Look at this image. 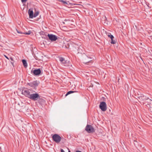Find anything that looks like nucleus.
Returning a JSON list of instances; mask_svg holds the SVG:
<instances>
[{"label": "nucleus", "instance_id": "1", "mask_svg": "<svg viewBox=\"0 0 152 152\" xmlns=\"http://www.w3.org/2000/svg\"><path fill=\"white\" fill-rule=\"evenodd\" d=\"M28 98L33 101H36L40 98V96L37 93H34L31 94Z\"/></svg>", "mask_w": 152, "mask_h": 152}, {"label": "nucleus", "instance_id": "2", "mask_svg": "<svg viewBox=\"0 0 152 152\" xmlns=\"http://www.w3.org/2000/svg\"><path fill=\"white\" fill-rule=\"evenodd\" d=\"M39 83V81L35 80L32 82L28 83L27 85L35 89L36 87L38 86Z\"/></svg>", "mask_w": 152, "mask_h": 152}, {"label": "nucleus", "instance_id": "3", "mask_svg": "<svg viewBox=\"0 0 152 152\" xmlns=\"http://www.w3.org/2000/svg\"><path fill=\"white\" fill-rule=\"evenodd\" d=\"M85 130L88 133H93L94 132L95 130L93 127L91 125L87 124L85 128Z\"/></svg>", "mask_w": 152, "mask_h": 152}, {"label": "nucleus", "instance_id": "4", "mask_svg": "<svg viewBox=\"0 0 152 152\" xmlns=\"http://www.w3.org/2000/svg\"><path fill=\"white\" fill-rule=\"evenodd\" d=\"M59 59L61 64L64 66H69L71 65L70 62L65 60V59L62 57H59Z\"/></svg>", "mask_w": 152, "mask_h": 152}, {"label": "nucleus", "instance_id": "5", "mask_svg": "<svg viewBox=\"0 0 152 152\" xmlns=\"http://www.w3.org/2000/svg\"><path fill=\"white\" fill-rule=\"evenodd\" d=\"M53 140L57 143H59L61 139V137L58 134H55L52 136Z\"/></svg>", "mask_w": 152, "mask_h": 152}, {"label": "nucleus", "instance_id": "6", "mask_svg": "<svg viewBox=\"0 0 152 152\" xmlns=\"http://www.w3.org/2000/svg\"><path fill=\"white\" fill-rule=\"evenodd\" d=\"M99 107L101 110L103 111H105L107 110V105L104 102H102L100 104Z\"/></svg>", "mask_w": 152, "mask_h": 152}, {"label": "nucleus", "instance_id": "7", "mask_svg": "<svg viewBox=\"0 0 152 152\" xmlns=\"http://www.w3.org/2000/svg\"><path fill=\"white\" fill-rule=\"evenodd\" d=\"M31 73H33V75L34 76L39 75L41 73V70L40 69H32L31 71Z\"/></svg>", "mask_w": 152, "mask_h": 152}, {"label": "nucleus", "instance_id": "8", "mask_svg": "<svg viewBox=\"0 0 152 152\" xmlns=\"http://www.w3.org/2000/svg\"><path fill=\"white\" fill-rule=\"evenodd\" d=\"M22 94H24L28 98H29L31 94L29 90L27 89L23 90L22 91Z\"/></svg>", "mask_w": 152, "mask_h": 152}, {"label": "nucleus", "instance_id": "9", "mask_svg": "<svg viewBox=\"0 0 152 152\" xmlns=\"http://www.w3.org/2000/svg\"><path fill=\"white\" fill-rule=\"evenodd\" d=\"M49 39L52 41H55L57 39V38L56 36L52 34H48V35Z\"/></svg>", "mask_w": 152, "mask_h": 152}, {"label": "nucleus", "instance_id": "10", "mask_svg": "<svg viewBox=\"0 0 152 152\" xmlns=\"http://www.w3.org/2000/svg\"><path fill=\"white\" fill-rule=\"evenodd\" d=\"M28 13L29 14V18H34L33 9H30L28 10Z\"/></svg>", "mask_w": 152, "mask_h": 152}, {"label": "nucleus", "instance_id": "11", "mask_svg": "<svg viewBox=\"0 0 152 152\" xmlns=\"http://www.w3.org/2000/svg\"><path fill=\"white\" fill-rule=\"evenodd\" d=\"M140 99L142 100L143 101H145L146 100L148 99V98L145 96H140Z\"/></svg>", "mask_w": 152, "mask_h": 152}, {"label": "nucleus", "instance_id": "12", "mask_svg": "<svg viewBox=\"0 0 152 152\" xmlns=\"http://www.w3.org/2000/svg\"><path fill=\"white\" fill-rule=\"evenodd\" d=\"M91 59V58H90L87 56L86 57V58H85V61L84 62L85 64H87V63L89 62L90 61H91V60L90 59Z\"/></svg>", "mask_w": 152, "mask_h": 152}, {"label": "nucleus", "instance_id": "13", "mask_svg": "<svg viewBox=\"0 0 152 152\" xmlns=\"http://www.w3.org/2000/svg\"><path fill=\"white\" fill-rule=\"evenodd\" d=\"M22 61L24 66L25 67H26L27 66V64L26 61L24 59H23L22 60Z\"/></svg>", "mask_w": 152, "mask_h": 152}, {"label": "nucleus", "instance_id": "14", "mask_svg": "<svg viewBox=\"0 0 152 152\" xmlns=\"http://www.w3.org/2000/svg\"><path fill=\"white\" fill-rule=\"evenodd\" d=\"M58 1L60 2H62L63 4H68V3L66 1H64L63 0H58Z\"/></svg>", "mask_w": 152, "mask_h": 152}, {"label": "nucleus", "instance_id": "15", "mask_svg": "<svg viewBox=\"0 0 152 152\" xmlns=\"http://www.w3.org/2000/svg\"><path fill=\"white\" fill-rule=\"evenodd\" d=\"M9 59H10V60H11L12 61L11 62V63L12 64V66H14V61L13 58L12 57H10Z\"/></svg>", "mask_w": 152, "mask_h": 152}, {"label": "nucleus", "instance_id": "16", "mask_svg": "<svg viewBox=\"0 0 152 152\" xmlns=\"http://www.w3.org/2000/svg\"><path fill=\"white\" fill-rule=\"evenodd\" d=\"M39 14V12L38 11H36L33 15L34 17L35 18Z\"/></svg>", "mask_w": 152, "mask_h": 152}, {"label": "nucleus", "instance_id": "17", "mask_svg": "<svg viewBox=\"0 0 152 152\" xmlns=\"http://www.w3.org/2000/svg\"><path fill=\"white\" fill-rule=\"evenodd\" d=\"M114 38H112L111 39V41L110 42V43L112 44H115L116 43V41L113 39Z\"/></svg>", "mask_w": 152, "mask_h": 152}, {"label": "nucleus", "instance_id": "18", "mask_svg": "<svg viewBox=\"0 0 152 152\" xmlns=\"http://www.w3.org/2000/svg\"><path fill=\"white\" fill-rule=\"evenodd\" d=\"M75 91H68L67 93L66 94V96H67V95H68L70 94H72V93H73L74 92H75Z\"/></svg>", "mask_w": 152, "mask_h": 152}, {"label": "nucleus", "instance_id": "19", "mask_svg": "<svg viewBox=\"0 0 152 152\" xmlns=\"http://www.w3.org/2000/svg\"><path fill=\"white\" fill-rule=\"evenodd\" d=\"M107 36L108 37L110 38L111 39H112V38H114V36L113 35H111V34H108Z\"/></svg>", "mask_w": 152, "mask_h": 152}, {"label": "nucleus", "instance_id": "20", "mask_svg": "<svg viewBox=\"0 0 152 152\" xmlns=\"http://www.w3.org/2000/svg\"><path fill=\"white\" fill-rule=\"evenodd\" d=\"M31 31H28V32H26V33H24V34H25L28 35L30 34L31 33Z\"/></svg>", "mask_w": 152, "mask_h": 152}, {"label": "nucleus", "instance_id": "21", "mask_svg": "<svg viewBox=\"0 0 152 152\" xmlns=\"http://www.w3.org/2000/svg\"><path fill=\"white\" fill-rule=\"evenodd\" d=\"M22 2H26L27 0H21Z\"/></svg>", "mask_w": 152, "mask_h": 152}, {"label": "nucleus", "instance_id": "22", "mask_svg": "<svg viewBox=\"0 0 152 152\" xmlns=\"http://www.w3.org/2000/svg\"><path fill=\"white\" fill-rule=\"evenodd\" d=\"M134 141L136 143V144L134 143V144L135 145H138V144H137V141H136L135 140H134Z\"/></svg>", "mask_w": 152, "mask_h": 152}, {"label": "nucleus", "instance_id": "23", "mask_svg": "<svg viewBox=\"0 0 152 152\" xmlns=\"http://www.w3.org/2000/svg\"><path fill=\"white\" fill-rule=\"evenodd\" d=\"M5 57L8 59L9 60V58L6 56L4 55Z\"/></svg>", "mask_w": 152, "mask_h": 152}, {"label": "nucleus", "instance_id": "24", "mask_svg": "<svg viewBox=\"0 0 152 152\" xmlns=\"http://www.w3.org/2000/svg\"><path fill=\"white\" fill-rule=\"evenodd\" d=\"M61 152H65L63 149H61Z\"/></svg>", "mask_w": 152, "mask_h": 152}, {"label": "nucleus", "instance_id": "25", "mask_svg": "<svg viewBox=\"0 0 152 152\" xmlns=\"http://www.w3.org/2000/svg\"><path fill=\"white\" fill-rule=\"evenodd\" d=\"M75 152H82L81 151H77Z\"/></svg>", "mask_w": 152, "mask_h": 152}, {"label": "nucleus", "instance_id": "26", "mask_svg": "<svg viewBox=\"0 0 152 152\" xmlns=\"http://www.w3.org/2000/svg\"><path fill=\"white\" fill-rule=\"evenodd\" d=\"M104 18H105V20H107V18L105 16Z\"/></svg>", "mask_w": 152, "mask_h": 152}, {"label": "nucleus", "instance_id": "27", "mask_svg": "<svg viewBox=\"0 0 152 152\" xmlns=\"http://www.w3.org/2000/svg\"><path fill=\"white\" fill-rule=\"evenodd\" d=\"M17 31L18 32V33H21L20 32H19V31H18L17 30Z\"/></svg>", "mask_w": 152, "mask_h": 152}, {"label": "nucleus", "instance_id": "28", "mask_svg": "<svg viewBox=\"0 0 152 152\" xmlns=\"http://www.w3.org/2000/svg\"><path fill=\"white\" fill-rule=\"evenodd\" d=\"M67 20H66V19L64 20V21H67Z\"/></svg>", "mask_w": 152, "mask_h": 152}, {"label": "nucleus", "instance_id": "29", "mask_svg": "<svg viewBox=\"0 0 152 152\" xmlns=\"http://www.w3.org/2000/svg\"><path fill=\"white\" fill-rule=\"evenodd\" d=\"M68 152H71L70 151H69Z\"/></svg>", "mask_w": 152, "mask_h": 152}, {"label": "nucleus", "instance_id": "30", "mask_svg": "<svg viewBox=\"0 0 152 152\" xmlns=\"http://www.w3.org/2000/svg\"><path fill=\"white\" fill-rule=\"evenodd\" d=\"M63 23L64 24L65 23L64 22H63Z\"/></svg>", "mask_w": 152, "mask_h": 152}]
</instances>
